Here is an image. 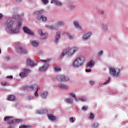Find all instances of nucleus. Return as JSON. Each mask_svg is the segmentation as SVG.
<instances>
[{
  "instance_id": "20e7f679",
  "label": "nucleus",
  "mask_w": 128,
  "mask_h": 128,
  "mask_svg": "<svg viewBox=\"0 0 128 128\" xmlns=\"http://www.w3.org/2000/svg\"><path fill=\"white\" fill-rule=\"evenodd\" d=\"M84 58L81 56L76 58L74 62L73 66L74 68H80L82 66L84 63Z\"/></svg>"
},
{
  "instance_id": "5fc2aeb1",
  "label": "nucleus",
  "mask_w": 128,
  "mask_h": 128,
  "mask_svg": "<svg viewBox=\"0 0 128 128\" xmlns=\"http://www.w3.org/2000/svg\"><path fill=\"white\" fill-rule=\"evenodd\" d=\"M48 26H48V25H46V28H48Z\"/></svg>"
},
{
  "instance_id": "3c124183",
  "label": "nucleus",
  "mask_w": 128,
  "mask_h": 128,
  "mask_svg": "<svg viewBox=\"0 0 128 128\" xmlns=\"http://www.w3.org/2000/svg\"><path fill=\"white\" fill-rule=\"evenodd\" d=\"M4 16V15H2V13H0V18H2Z\"/></svg>"
},
{
  "instance_id": "de8ad7c7",
  "label": "nucleus",
  "mask_w": 128,
  "mask_h": 128,
  "mask_svg": "<svg viewBox=\"0 0 128 128\" xmlns=\"http://www.w3.org/2000/svg\"><path fill=\"white\" fill-rule=\"evenodd\" d=\"M90 84H91V86H92V84H94V81H90Z\"/></svg>"
},
{
  "instance_id": "09e8293b",
  "label": "nucleus",
  "mask_w": 128,
  "mask_h": 128,
  "mask_svg": "<svg viewBox=\"0 0 128 128\" xmlns=\"http://www.w3.org/2000/svg\"><path fill=\"white\" fill-rule=\"evenodd\" d=\"M8 128H14V125H12L8 127Z\"/></svg>"
},
{
  "instance_id": "a211bd4d",
  "label": "nucleus",
  "mask_w": 128,
  "mask_h": 128,
  "mask_svg": "<svg viewBox=\"0 0 128 128\" xmlns=\"http://www.w3.org/2000/svg\"><path fill=\"white\" fill-rule=\"evenodd\" d=\"M38 86L36 84H34L31 86H30V88L31 90H38H38H40V88H38Z\"/></svg>"
},
{
  "instance_id": "f704fd0d",
  "label": "nucleus",
  "mask_w": 128,
  "mask_h": 128,
  "mask_svg": "<svg viewBox=\"0 0 128 128\" xmlns=\"http://www.w3.org/2000/svg\"><path fill=\"white\" fill-rule=\"evenodd\" d=\"M111 78L110 77H109L108 80H107V82H105L104 83V84H108L110 82Z\"/></svg>"
},
{
  "instance_id": "cd10ccee",
  "label": "nucleus",
  "mask_w": 128,
  "mask_h": 128,
  "mask_svg": "<svg viewBox=\"0 0 128 128\" xmlns=\"http://www.w3.org/2000/svg\"><path fill=\"white\" fill-rule=\"evenodd\" d=\"M41 36H44L43 38H46L48 34H43L42 32L41 31L40 32H39Z\"/></svg>"
},
{
  "instance_id": "ea45409f",
  "label": "nucleus",
  "mask_w": 128,
  "mask_h": 128,
  "mask_svg": "<svg viewBox=\"0 0 128 128\" xmlns=\"http://www.w3.org/2000/svg\"><path fill=\"white\" fill-rule=\"evenodd\" d=\"M38 88H37V90L36 91L34 94L36 96H38Z\"/></svg>"
},
{
  "instance_id": "603ef678",
  "label": "nucleus",
  "mask_w": 128,
  "mask_h": 128,
  "mask_svg": "<svg viewBox=\"0 0 128 128\" xmlns=\"http://www.w3.org/2000/svg\"><path fill=\"white\" fill-rule=\"evenodd\" d=\"M7 78H10V80H12V76H9Z\"/></svg>"
},
{
  "instance_id": "f03ea898",
  "label": "nucleus",
  "mask_w": 128,
  "mask_h": 128,
  "mask_svg": "<svg viewBox=\"0 0 128 128\" xmlns=\"http://www.w3.org/2000/svg\"><path fill=\"white\" fill-rule=\"evenodd\" d=\"M44 12V10H40L35 11L33 13L34 16H36V20H42V22H46L48 18L44 15H42Z\"/></svg>"
},
{
  "instance_id": "393cba45",
  "label": "nucleus",
  "mask_w": 128,
  "mask_h": 128,
  "mask_svg": "<svg viewBox=\"0 0 128 128\" xmlns=\"http://www.w3.org/2000/svg\"><path fill=\"white\" fill-rule=\"evenodd\" d=\"M12 118V116H6L4 118V122H10Z\"/></svg>"
},
{
  "instance_id": "8fccbe9b",
  "label": "nucleus",
  "mask_w": 128,
  "mask_h": 128,
  "mask_svg": "<svg viewBox=\"0 0 128 128\" xmlns=\"http://www.w3.org/2000/svg\"><path fill=\"white\" fill-rule=\"evenodd\" d=\"M16 2H22V0H16Z\"/></svg>"
},
{
  "instance_id": "bf43d9fd",
  "label": "nucleus",
  "mask_w": 128,
  "mask_h": 128,
  "mask_svg": "<svg viewBox=\"0 0 128 128\" xmlns=\"http://www.w3.org/2000/svg\"><path fill=\"white\" fill-rule=\"evenodd\" d=\"M102 14H104V12H102Z\"/></svg>"
},
{
  "instance_id": "4468645a",
  "label": "nucleus",
  "mask_w": 128,
  "mask_h": 128,
  "mask_svg": "<svg viewBox=\"0 0 128 128\" xmlns=\"http://www.w3.org/2000/svg\"><path fill=\"white\" fill-rule=\"evenodd\" d=\"M58 88H61L62 90H68V86L62 84H58Z\"/></svg>"
},
{
  "instance_id": "39448f33",
  "label": "nucleus",
  "mask_w": 128,
  "mask_h": 128,
  "mask_svg": "<svg viewBox=\"0 0 128 128\" xmlns=\"http://www.w3.org/2000/svg\"><path fill=\"white\" fill-rule=\"evenodd\" d=\"M40 62H44V66L39 68L40 72H46L50 66V60H40Z\"/></svg>"
},
{
  "instance_id": "79ce46f5",
  "label": "nucleus",
  "mask_w": 128,
  "mask_h": 128,
  "mask_svg": "<svg viewBox=\"0 0 128 128\" xmlns=\"http://www.w3.org/2000/svg\"><path fill=\"white\" fill-rule=\"evenodd\" d=\"M16 122H22V120L20 119H16L15 120Z\"/></svg>"
},
{
  "instance_id": "4c0bfd02",
  "label": "nucleus",
  "mask_w": 128,
  "mask_h": 128,
  "mask_svg": "<svg viewBox=\"0 0 128 128\" xmlns=\"http://www.w3.org/2000/svg\"><path fill=\"white\" fill-rule=\"evenodd\" d=\"M40 110H41V114H44V112H46V109H42Z\"/></svg>"
},
{
  "instance_id": "5701e85b",
  "label": "nucleus",
  "mask_w": 128,
  "mask_h": 128,
  "mask_svg": "<svg viewBox=\"0 0 128 128\" xmlns=\"http://www.w3.org/2000/svg\"><path fill=\"white\" fill-rule=\"evenodd\" d=\"M64 25V22L60 21L57 22V23L56 24V28H60V26H63Z\"/></svg>"
},
{
  "instance_id": "bb28decb",
  "label": "nucleus",
  "mask_w": 128,
  "mask_h": 128,
  "mask_svg": "<svg viewBox=\"0 0 128 128\" xmlns=\"http://www.w3.org/2000/svg\"><path fill=\"white\" fill-rule=\"evenodd\" d=\"M54 4H56V6H62V2L58 0H54Z\"/></svg>"
},
{
  "instance_id": "a19ab883",
  "label": "nucleus",
  "mask_w": 128,
  "mask_h": 128,
  "mask_svg": "<svg viewBox=\"0 0 128 128\" xmlns=\"http://www.w3.org/2000/svg\"><path fill=\"white\" fill-rule=\"evenodd\" d=\"M69 96H72V98H76V94H74V93L69 94Z\"/></svg>"
},
{
  "instance_id": "f3484780",
  "label": "nucleus",
  "mask_w": 128,
  "mask_h": 128,
  "mask_svg": "<svg viewBox=\"0 0 128 128\" xmlns=\"http://www.w3.org/2000/svg\"><path fill=\"white\" fill-rule=\"evenodd\" d=\"M73 24L76 28H78V30H82V27L80 25L78 22L75 21Z\"/></svg>"
},
{
  "instance_id": "0eeeda50",
  "label": "nucleus",
  "mask_w": 128,
  "mask_h": 128,
  "mask_svg": "<svg viewBox=\"0 0 128 128\" xmlns=\"http://www.w3.org/2000/svg\"><path fill=\"white\" fill-rule=\"evenodd\" d=\"M30 70H28V69H24L23 72H20L19 74V76L21 78H26L28 76V74L30 72Z\"/></svg>"
},
{
  "instance_id": "423d86ee",
  "label": "nucleus",
  "mask_w": 128,
  "mask_h": 128,
  "mask_svg": "<svg viewBox=\"0 0 128 128\" xmlns=\"http://www.w3.org/2000/svg\"><path fill=\"white\" fill-rule=\"evenodd\" d=\"M110 74H112V76H118L120 72V69H116L114 68H110Z\"/></svg>"
},
{
  "instance_id": "2eb2a0df",
  "label": "nucleus",
  "mask_w": 128,
  "mask_h": 128,
  "mask_svg": "<svg viewBox=\"0 0 128 128\" xmlns=\"http://www.w3.org/2000/svg\"><path fill=\"white\" fill-rule=\"evenodd\" d=\"M48 116L49 118V120H50L52 122H54V120H56V116H54L52 115L51 114H48Z\"/></svg>"
},
{
  "instance_id": "ddd939ff",
  "label": "nucleus",
  "mask_w": 128,
  "mask_h": 128,
  "mask_svg": "<svg viewBox=\"0 0 128 128\" xmlns=\"http://www.w3.org/2000/svg\"><path fill=\"white\" fill-rule=\"evenodd\" d=\"M26 64L28 66H36V64H34V62L32 61V60H30V59L27 60Z\"/></svg>"
},
{
  "instance_id": "a18cd8bd",
  "label": "nucleus",
  "mask_w": 128,
  "mask_h": 128,
  "mask_svg": "<svg viewBox=\"0 0 128 128\" xmlns=\"http://www.w3.org/2000/svg\"><path fill=\"white\" fill-rule=\"evenodd\" d=\"M48 28H51V30H54V25L49 26Z\"/></svg>"
},
{
  "instance_id": "c756f323",
  "label": "nucleus",
  "mask_w": 128,
  "mask_h": 128,
  "mask_svg": "<svg viewBox=\"0 0 128 128\" xmlns=\"http://www.w3.org/2000/svg\"><path fill=\"white\" fill-rule=\"evenodd\" d=\"M78 100H82V102H86V98H83V97H80L78 98Z\"/></svg>"
},
{
  "instance_id": "37998d69",
  "label": "nucleus",
  "mask_w": 128,
  "mask_h": 128,
  "mask_svg": "<svg viewBox=\"0 0 128 128\" xmlns=\"http://www.w3.org/2000/svg\"><path fill=\"white\" fill-rule=\"evenodd\" d=\"M42 2L46 4L48 2V0H42Z\"/></svg>"
},
{
  "instance_id": "b1692460",
  "label": "nucleus",
  "mask_w": 128,
  "mask_h": 128,
  "mask_svg": "<svg viewBox=\"0 0 128 128\" xmlns=\"http://www.w3.org/2000/svg\"><path fill=\"white\" fill-rule=\"evenodd\" d=\"M94 62L92 60H91L87 64V66H88V68H92V66H94Z\"/></svg>"
},
{
  "instance_id": "a878e982",
  "label": "nucleus",
  "mask_w": 128,
  "mask_h": 128,
  "mask_svg": "<svg viewBox=\"0 0 128 128\" xmlns=\"http://www.w3.org/2000/svg\"><path fill=\"white\" fill-rule=\"evenodd\" d=\"M32 46H38V44H40V42H36V41H32Z\"/></svg>"
},
{
  "instance_id": "f257e3e1",
  "label": "nucleus",
  "mask_w": 128,
  "mask_h": 128,
  "mask_svg": "<svg viewBox=\"0 0 128 128\" xmlns=\"http://www.w3.org/2000/svg\"><path fill=\"white\" fill-rule=\"evenodd\" d=\"M22 20L20 19L18 20L16 28L12 29V28L14 26V22L10 19H8L6 22V26L8 30H11L10 32L12 34H18L20 27L22 26Z\"/></svg>"
},
{
  "instance_id": "6e6d98bb",
  "label": "nucleus",
  "mask_w": 128,
  "mask_h": 128,
  "mask_svg": "<svg viewBox=\"0 0 128 128\" xmlns=\"http://www.w3.org/2000/svg\"><path fill=\"white\" fill-rule=\"evenodd\" d=\"M0 54H2V50H0Z\"/></svg>"
},
{
  "instance_id": "412c9836",
  "label": "nucleus",
  "mask_w": 128,
  "mask_h": 128,
  "mask_svg": "<svg viewBox=\"0 0 128 128\" xmlns=\"http://www.w3.org/2000/svg\"><path fill=\"white\" fill-rule=\"evenodd\" d=\"M8 100H10V101L16 100V96L12 95H9L8 96Z\"/></svg>"
},
{
  "instance_id": "13d9d810",
  "label": "nucleus",
  "mask_w": 128,
  "mask_h": 128,
  "mask_svg": "<svg viewBox=\"0 0 128 128\" xmlns=\"http://www.w3.org/2000/svg\"><path fill=\"white\" fill-rule=\"evenodd\" d=\"M76 102H78V98H76Z\"/></svg>"
},
{
  "instance_id": "7ed1b4c3",
  "label": "nucleus",
  "mask_w": 128,
  "mask_h": 128,
  "mask_svg": "<svg viewBox=\"0 0 128 128\" xmlns=\"http://www.w3.org/2000/svg\"><path fill=\"white\" fill-rule=\"evenodd\" d=\"M78 50V48L77 47H74L73 48H66V50L63 51L62 54L60 55L61 58H62L64 55L66 54H70V56H72V54H74L76 50Z\"/></svg>"
},
{
  "instance_id": "6ab92c4d",
  "label": "nucleus",
  "mask_w": 128,
  "mask_h": 128,
  "mask_svg": "<svg viewBox=\"0 0 128 128\" xmlns=\"http://www.w3.org/2000/svg\"><path fill=\"white\" fill-rule=\"evenodd\" d=\"M65 34H66L68 38V40H74V36H72V35H70V33L68 32H65L64 33Z\"/></svg>"
},
{
  "instance_id": "4be33fe9",
  "label": "nucleus",
  "mask_w": 128,
  "mask_h": 128,
  "mask_svg": "<svg viewBox=\"0 0 128 128\" xmlns=\"http://www.w3.org/2000/svg\"><path fill=\"white\" fill-rule=\"evenodd\" d=\"M54 70H55V72H60L62 70L60 69V66H54Z\"/></svg>"
},
{
  "instance_id": "473e14b6",
  "label": "nucleus",
  "mask_w": 128,
  "mask_h": 128,
  "mask_svg": "<svg viewBox=\"0 0 128 128\" xmlns=\"http://www.w3.org/2000/svg\"><path fill=\"white\" fill-rule=\"evenodd\" d=\"M8 124H14V120H10L8 122Z\"/></svg>"
},
{
  "instance_id": "c85d7f7f",
  "label": "nucleus",
  "mask_w": 128,
  "mask_h": 128,
  "mask_svg": "<svg viewBox=\"0 0 128 128\" xmlns=\"http://www.w3.org/2000/svg\"><path fill=\"white\" fill-rule=\"evenodd\" d=\"M19 128H32V126L26 125H22L19 126Z\"/></svg>"
},
{
  "instance_id": "72a5a7b5",
  "label": "nucleus",
  "mask_w": 128,
  "mask_h": 128,
  "mask_svg": "<svg viewBox=\"0 0 128 128\" xmlns=\"http://www.w3.org/2000/svg\"><path fill=\"white\" fill-rule=\"evenodd\" d=\"M93 128H98V123H94L93 124Z\"/></svg>"
},
{
  "instance_id": "f8f14e48",
  "label": "nucleus",
  "mask_w": 128,
  "mask_h": 128,
  "mask_svg": "<svg viewBox=\"0 0 128 128\" xmlns=\"http://www.w3.org/2000/svg\"><path fill=\"white\" fill-rule=\"evenodd\" d=\"M60 38V32H56L55 36V38H54V42L56 44H58V40Z\"/></svg>"
},
{
  "instance_id": "c9c22d12",
  "label": "nucleus",
  "mask_w": 128,
  "mask_h": 128,
  "mask_svg": "<svg viewBox=\"0 0 128 128\" xmlns=\"http://www.w3.org/2000/svg\"><path fill=\"white\" fill-rule=\"evenodd\" d=\"M32 98H34V97L32 96H28V100H32Z\"/></svg>"
},
{
  "instance_id": "1a4fd4ad",
  "label": "nucleus",
  "mask_w": 128,
  "mask_h": 128,
  "mask_svg": "<svg viewBox=\"0 0 128 128\" xmlns=\"http://www.w3.org/2000/svg\"><path fill=\"white\" fill-rule=\"evenodd\" d=\"M23 30L25 34H27L29 36H34V33L30 29L28 28V26H24L23 28Z\"/></svg>"
},
{
  "instance_id": "e433bc0d",
  "label": "nucleus",
  "mask_w": 128,
  "mask_h": 128,
  "mask_svg": "<svg viewBox=\"0 0 128 128\" xmlns=\"http://www.w3.org/2000/svg\"><path fill=\"white\" fill-rule=\"evenodd\" d=\"M88 107L86 106H83L82 108V110H88Z\"/></svg>"
},
{
  "instance_id": "9b49d317",
  "label": "nucleus",
  "mask_w": 128,
  "mask_h": 128,
  "mask_svg": "<svg viewBox=\"0 0 128 128\" xmlns=\"http://www.w3.org/2000/svg\"><path fill=\"white\" fill-rule=\"evenodd\" d=\"M48 92L43 91L40 93V96L41 98H42V100H46V97L48 96Z\"/></svg>"
},
{
  "instance_id": "4d7b16f0",
  "label": "nucleus",
  "mask_w": 128,
  "mask_h": 128,
  "mask_svg": "<svg viewBox=\"0 0 128 128\" xmlns=\"http://www.w3.org/2000/svg\"><path fill=\"white\" fill-rule=\"evenodd\" d=\"M17 18H20V16L17 15Z\"/></svg>"
},
{
  "instance_id": "6e6552de",
  "label": "nucleus",
  "mask_w": 128,
  "mask_h": 128,
  "mask_svg": "<svg viewBox=\"0 0 128 128\" xmlns=\"http://www.w3.org/2000/svg\"><path fill=\"white\" fill-rule=\"evenodd\" d=\"M56 78L58 82H68L70 80L68 77L62 75H58Z\"/></svg>"
},
{
  "instance_id": "49530a36",
  "label": "nucleus",
  "mask_w": 128,
  "mask_h": 128,
  "mask_svg": "<svg viewBox=\"0 0 128 128\" xmlns=\"http://www.w3.org/2000/svg\"><path fill=\"white\" fill-rule=\"evenodd\" d=\"M86 72H92V70H90V69H86Z\"/></svg>"
},
{
  "instance_id": "2f4dec72",
  "label": "nucleus",
  "mask_w": 128,
  "mask_h": 128,
  "mask_svg": "<svg viewBox=\"0 0 128 128\" xmlns=\"http://www.w3.org/2000/svg\"><path fill=\"white\" fill-rule=\"evenodd\" d=\"M102 54H104V52L102 50L99 51L98 52V54H97V56H102Z\"/></svg>"
},
{
  "instance_id": "58836bf2",
  "label": "nucleus",
  "mask_w": 128,
  "mask_h": 128,
  "mask_svg": "<svg viewBox=\"0 0 128 128\" xmlns=\"http://www.w3.org/2000/svg\"><path fill=\"white\" fill-rule=\"evenodd\" d=\"M70 122H72V123L74 122V118L72 117L70 118Z\"/></svg>"
},
{
  "instance_id": "052dcab7",
  "label": "nucleus",
  "mask_w": 128,
  "mask_h": 128,
  "mask_svg": "<svg viewBox=\"0 0 128 128\" xmlns=\"http://www.w3.org/2000/svg\"><path fill=\"white\" fill-rule=\"evenodd\" d=\"M4 86H6V84H4Z\"/></svg>"
},
{
  "instance_id": "aec40b11",
  "label": "nucleus",
  "mask_w": 128,
  "mask_h": 128,
  "mask_svg": "<svg viewBox=\"0 0 128 128\" xmlns=\"http://www.w3.org/2000/svg\"><path fill=\"white\" fill-rule=\"evenodd\" d=\"M65 102H67V104H72L74 99L72 98H68L66 99Z\"/></svg>"
},
{
  "instance_id": "dca6fc26",
  "label": "nucleus",
  "mask_w": 128,
  "mask_h": 128,
  "mask_svg": "<svg viewBox=\"0 0 128 128\" xmlns=\"http://www.w3.org/2000/svg\"><path fill=\"white\" fill-rule=\"evenodd\" d=\"M92 32H88L84 34L83 36L84 40H90V36Z\"/></svg>"
},
{
  "instance_id": "c03bdc74",
  "label": "nucleus",
  "mask_w": 128,
  "mask_h": 128,
  "mask_svg": "<svg viewBox=\"0 0 128 128\" xmlns=\"http://www.w3.org/2000/svg\"><path fill=\"white\" fill-rule=\"evenodd\" d=\"M36 114H42V112L41 110H38L36 111Z\"/></svg>"
},
{
  "instance_id": "9d476101",
  "label": "nucleus",
  "mask_w": 128,
  "mask_h": 128,
  "mask_svg": "<svg viewBox=\"0 0 128 128\" xmlns=\"http://www.w3.org/2000/svg\"><path fill=\"white\" fill-rule=\"evenodd\" d=\"M16 50L17 52H19V54H26L27 51L22 48V46H17L16 47Z\"/></svg>"
},
{
  "instance_id": "7c9ffc66",
  "label": "nucleus",
  "mask_w": 128,
  "mask_h": 128,
  "mask_svg": "<svg viewBox=\"0 0 128 128\" xmlns=\"http://www.w3.org/2000/svg\"><path fill=\"white\" fill-rule=\"evenodd\" d=\"M90 118H91L92 120H94V114L90 112Z\"/></svg>"
},
{
  "instance_id": "864d4df0",
  "label": "nucleus",
  "mask_w": 128,
  "mask_h": 128,
  "mask_svg": "<svg viewBox=\"0 0 128 128\" xmlns=\"http://www.w3.org/2000/svg\"><path fill=\"white\" fill-rule=\"evenodd\" d=\"M54 0H52V1L50 2V4H52V2H54Z\"/></svg>"
}]
</instances>
